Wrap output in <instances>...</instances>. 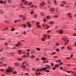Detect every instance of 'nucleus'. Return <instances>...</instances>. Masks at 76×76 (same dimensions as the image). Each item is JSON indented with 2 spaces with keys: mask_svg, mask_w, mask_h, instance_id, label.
Segmentation results:
<instances>
[{
  "mask_svg": "<svg viewBox=\"0 0 76 76\" xmlns=\"http://www.w3.org/2000/svg\"><path fill=\"white\" fill-rule=\"evenodd\" d=\"M45 67H46V69H49L51 68V66L48 65H46L45 66Z\"/></svg>",
  "mask_w": 76,
  "mask_h": 76,
  "instance_id": "obj_1",
  "label": "nucleus"
},
{
  "mask_svg": "<svg viewBox=\"0 0 76 76\" xmlns=\"http://www.w3.org/2000/svg\"><path fill=\"white\" fill-rule=\"evenodd\" d=\"M13 72V70H10V69H7L6 70V72L7 73H9L10 72Z\"/></svg>",
  "mask_w": 76,
  "mask_h": 76,
  "instance_id": "obj_2",
  "label": "nucleus"
},
{
  "mask_svg": "<svg viewBox=\"0 0 76 76\" xmlns=\"http://www.w3.org/2000/svg\"><path fill=\"white\" fill-rule=\"evenodd\" d=\"M50 11L51 12H54L55 11V9L54 8H51L50 10Z\"/></svg>",
  "mask_w": 76,
  "mask_h": 76,
  "instance_id": "obj_3",
  "label": "nucleus"
},
{
  "mask_svg": "<svg viewBox=\"0 0 76 76\" xmlns=\"http://www.w3.org/2000/svg\"><path fill=\"white\" fill-rule=\"evenodd\" d=\"M45 2L44 1H42L41 3L40 4V6H44L45 4Z\"/></svg>",
  "mask_w": 76,
  "mask_h": 76,
  "instance_id": "obj_4",
  "label": "nucleus"
},
{
  "mask_svg": "<svg viewBox=\"0 0 76 76\" xmlns=\"http://www.w3.org/2000/svg\"><path fill=\"white\" fill-rule=\"evenodd\" d=\"M27 24L28 26V27L31 28V24L29 23V22H27Z\"/></svg>",
  "mask_w": 76,
  "mask_h": 76,
  "instance_id": "obj_5",
  "label": "nucleus"
},
{
  "mask_svg": "<svg viewBox=\"0 0 76 76\" xmlns=\"http://www.w3.org/2000/svg\"><path fill=\"white\" fill-rule=\"evenodd\" d=\"M59 34H63V30L62 29L59 32Z\"/></svg>",
  "mask_w": 76,
  "mask_h": 76,
  "instance_id": "obj_6",
  "label": "nucleus"
},
{
  "mask_svg": "<svg viewBox=\"0 0 76 76\" xmlns=\"http://www.w3.org/2000/svg\"><path fill=\"white\" fill-rule=\"evenodd\" d=\"M49 23L50 24V25H51V24L53 25V23H54V22L53 21H50Z\"/></svg>",
  "mask_w": 76,
  "mask_h": 76,
  "instance_id": "obj_7",
  "label": "nucleus"
},
{
  "mask_svg": "<svg viewBox=\"0 0 76 76\" xmlns=\"http://www.w3.org/2000/svg\"><path fill=\"white\" fill-rule=\"evenodd\" d=\"M43 38H45V39H46L47 38V35L46 34H45L43 35Z\"/></svg>",
  "mask_w": 76,
  "mask_h": 76,
  "instance_id": "obj_8",
  "label": "nucleus"
},
{
  "mask_svg": "<svg viewBox=\"0 0 76 76\" xmlns=\"http://www.w3.org/2000/svg\"><path fill=\"white\" fill-rule=\"evenodd\" d=\"M42 27H43V28H45V26H46V23H44L43 24H42Z\"/></svg>",
  "mask_w": 76,
  "mask_h": 76,
  "instance_id": "obj_9",
  "label": "nucleus"
},
{
  "mask_svg": "<svg viewBox=\"0 0 76 76\" xmlns=\"http://www.w3.org/2000/svg\"><path fill=\"white\" fill-rule=\"evenodd\" d=\"M31 5H32V2H30L28 3V6H31Z\"/></svg>",
  "mask_w": 76,
  "mask_h": 76,
  "instance_id": "obj_10",
  "label": "nucleus"
},
{
  "mask_svg": "<svg viewBox=\"0 0 76 76\" xmlns=\"http://www.w3.org/2000/svg\"><path fill=\"white\" fill-rule=\"evenodd\" d=\"M22 26H23V28H26V26H26V24H25V23L23 24H22Z\"/></svg>",
  "mask_w": 76,
  "mask_h": 76,
  "instance_id": "obj_11",
  "label": "nucleus"
},
{
  "mask_svg": "<svg viewBox=\"0 0 76 76\" xmlns=\"http://www.w3.org/2000/svg\"><path fill=\"white\" fill-rule=\"evenodd\" d=\"M21 67L23 69V68H24V69H25V68H26V66H25V65H23L21 66Z\"/></svg>",
  "mask_w": 76,
  "mask_h": 76,
  "instance_id": "obj_12",
  "label": "nucleus"
},
{
  "mask_svg": "<svg viewBox=\"0 0 76 76\" xmlns=\"http://www.w3.org/2000/svg\"><path fill=\"white\" fill-rule=\"evenodd\" d=\"M19 64L17 63V62H15L14 64L15 66H19Z\"/></svg>",
  "mask_w": 76,
  "mask_h": 76,
  "instance_id": "obj_13",
  "label": "nucleus"
},
{
  "mask_svg": "<svg viewBox=\"0 0 76 76\" xmlns=\"http://www.w3.org/2000/svg\"><path fill=\"white\" fill-rule=\"evenodd\" d=\"M48 61H49V60L45 61L43 62L44 63H48Z\"/></svg>",
  "mask_w": 76,
  "mask_h": 76,
  "instance_id": "obj_14",
  "label": "nucleus"
},
{
  "mask_svg": "<svg viewBox=\"0 0 76 76\" xmlns=\"http://www.w3.org/2000/svg\"><path fill=\"white\" fill-rule=\"evenodd\" d=\"M28 3V2L27 1H25L24 2V4L25 5H27V4Z\"/></svg>",
  "mask_w": 76,
  "mask_h": 76,
  "instance_id": "obj_15",
  "label": "nucleus"
},
{
  "mask_svg": "<svg viewBox=\"0 0 76 76\" xmlns=\"http://www.w3.org/2000/svg\"><path fill=\"white\" fill-rule=\"evenodd\" d=\"M22 58H23V57H24V58H26V55L25 54L23 56H22Z\"/></svg>",
  "mask_w": 76,
  "mask_h": 76,
  "instance_id": "obj_16",
  "label": "nucleus"
},
{
  "mask_svg": "<svg viewBox=\"0 0 76 76\" xmlns=\"http://www.w3.org/2000/svg\"><path fill=\"white\" fill-rule=\"evenodd\" d=\"M15 30V28H13L11 29V31H14Z\"/></svg>",
  "mask_w": 76,
  "mask_h": 76,
  "instance_id": "obj_17",
  "label": "nucleus"
},
{
  "mask_svg": "<svg viewBox=\"0 0 76 76\" xmlns=\"http://www.w3.org/2000/svg\"><path fill=\"white\" fill-rule=\"evenodd\" d=\"M55 66L56 67H58V66H60V65H59V64H56L55 65Z\"/></svg>",
  "mask_w": 76,
  "mask_h": 76,
  "instance_id": "obj_18",
  "label": "nucleus"
},
{
  "mask_svg": "<svg viewBox=\"0 0 76 76\" xmlns=\"http://www.w3.org/2000/svg\"><path fill=\"white\" fill-rule=\"evenodd\" d=\"M46 18L47 19H50V16H48L46 17Z\"/></svg>",
  "mask_w": 76,
  "mask_h": 76,
  "instance_id": "obj_19",
  "label": "nucleus"
},
{
  "mask_svg": "<svg viewBox=\"0 0 76 76\" xmlns=\"http://www.w3.org/2000/svg\"><path fill=\"white\" fill-rule=\"evenodd\" d=\"M42 70H46L47 69L46 67H44L42 68Z\"/></svg>",
  "mask_w": 76,
  "mask_h": 76,
  "instance_id": "obj_20",
  "label": "nucleus"
},
{
  "mask_svg": "<svg viewBox=\"0 0 76 76\" xmlns=\"http://www.w3.org/2000/svg\"><path fill=\"white\" fill-rule=\"evenodd\" d=\"M16 73H17V72H16V71H13V74L14 75H16Z\"/></svg>",
  "mask_w": 76,
  "mask_h": 76,
  "instance_id": "obj_21",
  "label": "nucleus"
},
{
  "mask_svg": "<svg viewBox=\"0 0 76 76\" xmlns=\"http://www.w3.org/2000/svg\"><path fill=\"white\" fill-rule=\"evenodd\" d=\"M66 72H67V73H69L72 72V71H69V70H67L66 71Z\"/></svg>",
  "mask_w": 76,
  "mask_h": 76,
  "instance_id": "obj_22",
  "label": "nucleus"
},
{
  "mask_svg": "<svg viewBox=\"0 0 76 76\" xmlns=\"http://www.w3.org/2000/svg\"><path fill=\"white\" fill-rule=\"evenodd\" d=\"M8 30L9 29V28H7V27H5L4 29H3V31H6V30Z\"/></svg>",
  "mask_w": 76,
  "mask_h": 76,
  "instance_id": "obj_23",
  "label": "nucleus"
},
{
  "mask_svg": "<svg viewBox=\"0 0 76 76\" xmlns=\"http://www.w3.org/2000/svg\"><path fill=\"white\" fill-rule=\"evenodd\" d=\"M37 15L36 14L34 15V18H37Z\"/></svg>",
  "mask_w": 76,
  "mask_h": 76,
  "instance_id": "obj_24",
  "label": "nucleus"
},
{
  "mask_svg": "<svg viewBox=\"0 0 76 76\" xmlns=\"http://www.w3.org/2000/svg\"><path fill=\"white\" fill-rule=\"evenodd\" d=\"M42 60H46V59H45V58L44 57H42Z\"/></svg>",
  "mask_w": 76,
  "mask_h": 76,
  "instance_id": "obj_25",
  "label": "nucleus"
},
{
  "mask_svg": "<svg viewBox=\"0 0 76 76\" xmlns=\"http://www.w3.org/2000/svg\"><path fill=\"white\" fill-rule=\"evenodd\" d=\"M37 28H41V26L40 25H37Z\"/></svg>",
  "mask_w": 76,
  "mask_h": 76,
  "instance_id": "obj_26",
  "label": "nucleus"
},
{
  "mask_svg": "<svg viewBox=\"0 0 76 76\" xmlns=\"http://www.w3.org/2000/svg\"><path fill=\"white\" fill-rule=\"evenodd\" d=\"M0 13H1V14H3L4 13L3 11H1V10L0 11Z\"/></svg>",
  "mask_w": 76,
  "mask_h": 76,
  "instance_id": "obj_27",
  "label": "nucleus"
},
{
  "mask_svg": "<svg viewBox=\"0 0 76 76\" xmlns=\"http://www.w3.org/2000/svg\"><path fill=\"white\" fill-rule=\"evenodd\" d=\"M47 36L48 39H50V35H49V34H48L47 35Z\"/></svg>",
  "mask_w": 76,
  "mask_h": 76,
  "instance_id": "obj_28",
  "label": "nucleus"
},
{
  "mask_svg": "<svg viewBox=\"0 0 76 76\" xmlns=\"http://www.w3.org/2000/svg\"><path fill=\"white\" fill-rule=\"evenodd\" d=\"M47 2L49 4H51V2H50V1L48 0L47 1Z\"/></svg>",
  "mask_w": 76,
  "mask_h": 76,
  "instance_id": "obj_29",
  "label": "nucleus"
},
{
  "mask_svg": "<svg viewBox=\"0 0 76 76\" xmlns=\"http://www.w3.org/2000/svg\"><path fill=\"white\" fill-rule=\"evenodd\" d=\"M46 19L45 18V19H43V22H44L45 23L46 22V21H47V20H46Z\"/></svg>",
  "mask_w": 76,
  "mask_h": 76,
  "instance_id": "obj_30",
  "label": "nucleus"
},
{
  "mask_svg": "<svg viewBox=\"0 0 76 76\" xmlns=\"http://www.w3.org/2000/svg\"><path fill=\"white\" fill-rule=\"evenodd\" d=\"M3 66H7V64H3Z\"/></svg>",
  "mask_w": 76,
  "mask_h": 76,
  "instance_id": "obj_31",
  "label": "nucleus"
},
{
  "mask_svg": "<svg viewBox=\"0 0 76 76\" xmlns=\"http://www.w3.org/2000/svg\"><path fill=\"white\" fill-rule=\"evenodd\" d=\"M21 51H22V50H18V53H20V52H21Z\"/></svg>",
  "mask_w": 76,
  "mask_h": 76,
  "instance_id": "obj_32",
  "label": "nucleus"
},
{
  "mask_svg": "<svg viewBox=\"0 0 76 76\" xmlns=\"http://www.w3.org/2000/svg\"><path fill=\"white\" fill-rule=\"evenodd\" d=\"M26 19V17H25V16L23 18V20H25Z\"/></svg>",
  "mask_w": 76,
  "mask_h": 76,
  "instance_id": "obj_33",
  "label": "nucleus"
},
{
  "mask_svg": "<svg viewBox=\"0 0 76 76\" xmlns=\"http://www.w3.org/2000/svg\"><path fill=\"white\" fill-rule=\"evenodd\" d=\"M56 50L58 52V51H60V50H59V49H58V48H57V49H56Z\"/></svg>",
  "mask_w": 76,
  "mask_h": 76,
  "instance_id": "obj_34",
  "label": "nucleus"
},
{
  "mask_svg": "<svg viewBox=\"0 0 76 76\" xmlns=\"http://www.w3.org/2000/svg\"><path fill=\"white\" fill-rule=\"evenodd\" d=\"M18 60H22V58H18Z\"/></svg>",
  "mask_w": 76,
  "mask_h": 76,
  "instance_id": "obj_35",
  "label": "nucleus"
},
{
  "mask_svg": "<svg viewBox=\"0 0 76 76\" xmlns=\"http://www.w3.org/2000/svg\"><path fill=\"white\" fill-rule=\"evenodd\" d=\"M46 27H47V29H48V28H49V26L48 25H46Z\"/></svg>",
  "mask_w": 76,
  "mask_h": 76,
  "instance_id": "obj_36",
  "label": "nucleus"
},
{
  "mask_svg": "<svg viewBox=\"0 0 76 76\" xmlns=\"http://www.w3.org/2000/svg\"><path fill=\"white\" fill-rule=\"evenodd\" d=\"M39 24V22H37L36 23V25H38Z\"/></svg>",
  "mask_w": 76,
  "mask_h": 76,
  "instance_id": "obj_37",
  "label": "nucleus"
},
{
  "mask_svg": "<svg viewBox=\"0 0 76 76\" xmlns=\"http://www.w3.org/2000/svg\"><path fill=\"white\" fill-rule=\"evenodd\" d=\"M9 68L10 69H9L10 70H12V71L13 70V69H12V67Z\"/></svg>",
  "mask_w": 76,
  "mask_h": 76,
  "instance_id": "obj_38",
  "label": "nucleus"
},
{
  "mask_svg": "<svg viewBox=\"0 0 76 76\" xmlns=\"http://www.w3.org/2000/svg\"><path fill=\"white\" fill-rule=\"evenodd\" d=\"M56 46H58V45H59V43H56Z\"/></svg>",
  "mask_w": 76,
  "mask_h": 76,
  "instance_id": "obj_39",
  "label": "nucleus"
},
{
  "mask_svg": "<svg viewBox=\"0 0 76 76\" xmlns=\"http://www.w3.org/2000/svg\"><path fill=\"white\" fill-rule=\"evenodd\" d=\"M36 49L37 51H39L40 50V48H37Z\"/></svg>",
  "mask_w": 76,
  "mask_h": 76,
  "instance_id": "obj_40",
  "label": "nucleus"
},
{
  "mask_svg": "<svg viewBox=\"0 0 76 76\" xmlns=\"http://www.w3.org/2000/svg\"><path fill=\"white\" fill-rule=\"evenodd\" d=\"M51 66H52V67H53V66H54V63H51Z\"/></svg>",
  "mask_w": 76,
  "mask_h": 76,
  "instance_id": "obj_41",
  "label": "nucleus"
},
{
  "mask_svg": "<svg viewBox=\"0 0 76 76\" xmlns=\"http://www.w3.org/2000/svg\"><path fill=\"white\" fill-rule=\"evenodd\" d=\"M42 41H45V39H44V38H42Z\"/></svg>",
  "mask_w": 76,
  "mask_h": 76,
  "instance_id": "obj_42",
  "label": "nucleus"
},
{
  "mask_svg": "<svg viewBox=\"0 0 76 76\" xmlns=\"http://www.w3.org/2000/svg\"><path fill=\"white\" fill-rule=\"evenodd\" d=\"M31 58H34V57H35V56L34 55H31Z\"/></svg>",
  "mask_w": 76,
  "mask_h": 76,
  "instance_id": "obj_43",
  "label": "nucleus"
},
{
  "mask_svg": "<svg viewBox=\"0 0 76 76\" xmlns=\"http://www.w3.org/2000/svg\"><path fill=\"white\" fill-rule=\"evenodd\" d=\"M44 14L43 12H41V16H44Z\"/></svg>",
  "mask_w": 76,
  "mask_h": 76,
  "instance_id": "obj_44",
  "label": "nucleus"
},
{
  "mask_svg": "<svg viewBox=\"0 0 76 76\" xmlns=\"http://www.w3.org/2000/svg\"><path fill=\"white\" fill-rule=\"evenodd\" d=\"M15 46H16V47H18V46H19V44H17L15 45Z\"/></svg>",
  "mask_w": 76,
  "mask_h": 76,
  "instance_id": "obj_45",
  "label": "nucleus"
},
{
  "mask_svg": "<svg viewBox=\"0 0 76 76\" xmlns=\"http://www.w3.org/2000/svg\"><path fill=\"white\" fill-rule=\"evenodd\" d=\"M8 3H10V2H12V0H8Z\"/></svg>",
  "mask_w": 76,
  "mask_h": 76,
  "instance_id": "obj_46",
  "label": "nucleus"
},
{
  "mask_svg": "<svg viewBox=\"0 0 76 76\" xmlns=\"http://www.w3.org/2000/svg\"><path fill=\"white\" fill-rule=\"evenodd\" d=\"M63 67H62V66H61L60 67V70H63Z\"/></svg>",
  "mask_w": 76,
  "mask_h": 76,
  "instance_id": "obj_47",
  "label": "nucleus"
},
{
  "mask_svg": "<svg viewBox=\"0 0 76 76\" xmlns=\"http://www.w3.org/2000/svg\"><path fill=\"white\" fill-rule=\"evenodd\" d=\"M55 54H56V52L53 53L52 54V55H54Z\"/></svg>",
  "mask_w": 76,
  "mask_h": 76,
  "instance_id": "obj_48",
  "label": "nucleus"
},
{
  "mask_svg": "<svg viewBox=\"0 0 76 76\" xmlns=\"http://www.w3.org/2000/svg\"><path fill=\"white\" fill-rule=\"evenodd\" d=\"M0 3L2 4V3H3V1H0Z\"/></svg>",
  "mask_w": 76,
  "mask_h": 76,
  "instance_id": "obj_49",
  "label": "nucleus"
},
{
  "mask_svg": "<svg viewBox=\"0 0 76 76\" xmlns=\"http://www.w3.org/2000/svg\"><path fill=\"white\" fill-rule=\"evenodd\" d=\"M45 72H49L50 70H47L45 71Z\"/></svg>",
  "mask_w": 76,
  "mask_h": 76,
  "instance_id": "obj_50",
  "label": "nucleus"
},
{
  "mask_svg": "<svg viewBox=\"0 0 76 76\" xmlns=\"http://www.w3.org/2000/svg\"><path fill=\"white\" fill-rule=\"evenodd\" d=\"M62 3H64V4H66V1H63Z\"/></svg>",
  "mask_w": 76,
  "mask_h": 76,
  "instance_id": "obj_51",
  "label": "nucleus"
},
{
  "mask_svg": "<svg viewBox=\"0 0 76 76\" xmlns=\"http://www.w3.org/2000/svg\"><path fill=\"white\" fill-rule=\"evenodd\" d=\"M36 71H37V72H39V69H37L36 70Z\"/></svg>",
  "mask_w": 76,
  "mask_h": 76,
  "instance_id": "obj_52",
  "label": "nucleus"
},
{
  "mask_svg": "<svg viewBox=\"0 0 76 76\" xmlns=\"http://www.w3.org/2000/svg\"><path fill=\"white\" fill-rule=\"evenodd\" d=\"M3 3H4V4H6V1H4L3 2Z\"/></svg>",
  "mask_w": 76,
  "mask_h": 76,
  "instance_id": "obj_53",
  "label": "nucleus"
},
{
  "mask_svg": "<svg viewBox=\"0 0 76 76\" xmlns=\"http://www.w3.org/2000/svg\"><path fill=\"white\" fill-rule=\"evenodd\" d=\"M56 66H54V67L53 68V70H54L56 69Z\"/></svg>",
  "mask_w": 76,
  "mask_h": 76,
  "instance_id": "obj_54",
  "label": "nucleus"
},
{
  "mask_svg": "<svg viewBox=\"0 0 76 76\" xmlns=\"http://www.w3.org/2000/svg\"><path fill=\"white\" fill-rule=\"evenodd\" d=\"M72 57H73V53L71 54V58H72Z\"/></svg>",
  "mask_w": 76,
  "mask_h": 76,
  "instance_id": "obj_55",
  "label": "nucleus"
},
{
  "mask_svg": "<svg viewBox=\"0 0 76 76\" xmlns=\"http://www.w3.org/2000/svg\"><path fill=\"white\" fill-rule=\"evenodd\" d=\"M54 2L55 4H57V2H56V1L55 0H54Z\"/></svg>",
  "mask_w": 76,
  "mask_h": 76,
  "instance_id": "obj_56",
  "label": "nucleus"
},
{
  "mask_svg": "<svg viewBox=\"0 0 76 76\" xmlns=\"http://www.w3.org/2000/svg\"><path fill=\"white\" fill-rule=\"evenodd\" d=\"M72 15V13H71L70 12L69 13H68L67 14V15H68V16H69V15Z\"/></svg>",
  "mask_w": 76,
  "mask_h": 76,
  "instance_id": "obj_57",
  "label": "nucleus"
},
{
  "mask_svg": "<svg viewBox=\"0 0 76 76\" xmlns=\"http://www.w3.org/2000/svg\"><path fill=\"white\" fill-rule=\"evenodd\" d=\"M54 17H55V18H57V17H58V15H54Z\"/></svg>",
  "mask_w": 76,
  "mask_h": 76,
  "instance_id": "obj_58",
  "label": "nucleus"
},
{
  "mask_svg": "<svg viewBox=\"0 0 76 76\" xmlns=\"http://www.w3.org/2000/svg\"><path fill=\"white\" fill-rule=\"evenodd\" d=\"M63 63V62H61L59 63L60 65H62V64Z\"/></svg>",
  "mask_w": 76,
  "mask_h": 76,
  "instance_id": "obj_59",
  "label": "nucleus"
},
{
  "mask_svg": "<svg viewBox=\"0 0 76 76\" xmlns=\"http://www.w3.org/2000/svg\"><path fill=\"white\" fill-rule=\"evenodd\" d=\"M50 32H51V31H50V30H48L47 31L48 33H50Z\"/></svg>",
  "mask_w": 76,
  "mask_h": 76,
  "instance_id": "obj_60",
  "label": "nucleus"
},
{
  "mask_svg": "<svg viewBox=\"0 0 76 76\" xmlns=\"http://www.w3.org/2000/svg\"><path fill=\"white\" fill-rule=\"evenodd\" d=\"M26 75H28V76H29V74L28 73H26L25 74V75H26Z\"/></svg>",
  "mask_w": 76,
  "mask_h": 76,
  "instance_id": "obj_61",
  "label": "nucleus"
},
{
  "mask_svg": "<svg viewBox=\"0 0 76 76\" xmlns=\"http://www.w3.org/2000/svg\"><path fill=\"white\" fill-rule=\"evenodd\" d=\"M30 14H34V12H30Z\"/></svg>",
  "mask_w": 76,
  "mask_h": 76,
  "instance_id": "obj_62",
  "label": "nucleus"
},
{
  "mask_svg": "<svg viewBox=\"0 0 76 76\" xmlns=\"http://www.w3.org/2000/svg\"><path fill=\"white\" fill-rule=\"evenodd\" d=\"M3 70H4V69H0V71H1V72H3Z\"/></svg>",
  "mask_w": 76,
  "mask_h": 76,
  "instance_id": "obj_63",
  "label": "nucleus"
},
{
  "mask_svg": "<svg viewBox=\"0 0 76 76\" xmlns=\"http://www.w3.org/2000/svg\"><path fill=\"white\" fill-rule=\"evenodd\" d=\"M73 36H74V37H75V36H76V34L74 33L73 34Z\"/></svg>",
  "mask_w": 76,
  "mask_h": 76,
  "instance_id": "obj_64",
  "label": "nucleus"
}]
</instances>
